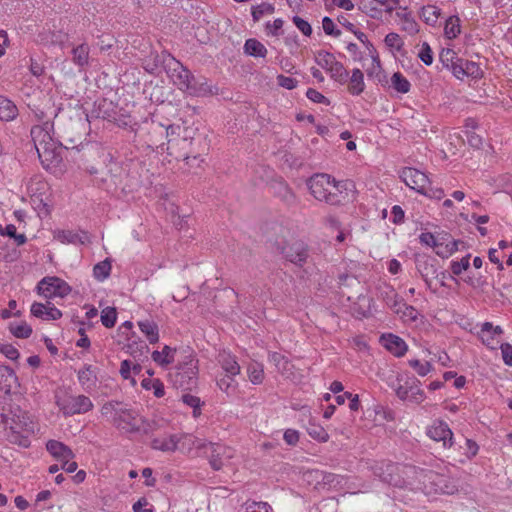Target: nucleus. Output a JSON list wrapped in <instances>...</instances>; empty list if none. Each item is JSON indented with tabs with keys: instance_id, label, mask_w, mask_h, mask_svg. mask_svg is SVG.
<instances>
[{
	"instance_id": "obj_1",
	"label": "nucleus",
	"mask_w": 512,
	"mask_h": 512,
	"mask_svg": "<svg viewBox=\"0 0 512 512\" xmlns=\"http://www.w3.org/2000/svg\"><path fill=\"white\" fill-rule=\"evenodd\" d=\"M133 132V141L145 145L147 148H159L164 144L163 140L168 138L167 150H171L170 154H173V151L180 147L184 150L181 156L184 157L188 165L199 166V163L202 161V159H199L201 154L196 153L195 149H193L196 140L190 136L188 128L175 125H169L165 128L162 124L152 119H146L137 128H133Z\"/></svg>"
},
{
	"instance_id": "obj_2",
	"label": "nucleus",
	"mask_w": 512,
	"mask_h": 512,
	"mask_svg": "<svg viewBox=\"0 0 512 512\" xmlns=\"http://www.w3.org/2000/svg\"><path fill=\"white\" fill-rule=\"evenodd\" d=\"M1 423L5 426L7 439L12 444L23 448L30 446V436L34 433L35 424L30 416L19 406L4 409L1 414Z\"/></svg>"
},
{
	"instance_id": "obj_3",
	"label": "nucleus",
	"mask_w": 512,
	"mask_h": 512,
	"mask_svg": "<svg viewBox=\"0 0 512 512\" xmlns=\"http://www.w3.org/2000/svg\"><path fill=\"white\" fill-rule=\"evenodd\" d=\"M307 187L316 200L329 205H340L346 198L343 194L345 185L325 173L314 174L307 180Z\"/></svg>"
},
{
	"instance_id": "obj_4",
	"label": "nucleus",
	"mask_w": 512,
	"mask_h": 512,
	"mask_svg": "<svg viewBox=\"0 0 512 512\" xmlns=\"http://www.w3.org/2000/svg\"><path fill=\"white\" fill-rule=\"evenodd\" d=\"M375 476L383 482L395 487L414 485L417 482L419 469L410 465H400L389 461H381L372 467Z\"/></svg>"
},
{
	"instance_id": "obj_5",
	"label": "nucleus",
	"mask_w": 512,
	"mask_h": 512,
	"mask_svg": "<svg viewBox=\"0 0 512 512\" xmlns=\"http://www.w3.org/2000/svg\"><path fill=\"white\" fill-rule=\"evenodd\" d=\"M416 483L420 485V488L436 493L452 495L458 491V486L454 479L433 471L419 470Z\"/></svg>"
},
{
	"instance_id": "obj_6",
	"label": "nucleus",
	"mask_w": 512,
	"mask_h": 512,
	"mask_svg": "<svg viewBox=\"0 0 512 512\" xmlns=\"http://www.w3.org/2000/svg\"><path fill=\"white\" fill-rule=\"evenodd\" d=\"M420 384L413 375H399L393 388L400 400L420 404L425 399V393L420 388Z\"/></svg>"
},
{
	"instance_id": "obj_7",
	"label": "nucleus",
	"mask_w": 512,
	"mask_h": 512,
	"mask_svg": "<svg viewBox=\"0 0 512 512\" xmlns=\"http://www.w3.org/2000/svg\"><path fill=\"white\" fill-rule=\"evenodd\" d=\"M37 292L46 299L64 298L71 292V287L58 277H44L37 285Z\"/></svg>"
},
{
	"instance_id": "obj_8",
	"label": "nucleus",
	"mask_w": 512,
	"mask_h": 512,
	"mask_svg": "<svg viewBox=\"0 0 512 512\" xmlns=\"http://www.w3.org/2000/svg\"><path fill=\"white\" fill-rule=\"evenodd\" d=\"M60 410L66 416H72L75 414H84L92 410L93 403L85 395H68L57 401Z\"/></svg>"
},
{
	"instance_id": "obj_9",
	"label": "nucleus",
	"mask_w": 512,
	"mask_h": 512,
	"mask_svg": "<svg viewBox=\"0 0 512 512\" xmlns=\"http://www.w3.org/2000/svg\"><path fill=\"white\" fill-rule=\"evenodd\" d=\"M139 422L138 414L126 405H122V407L117 409L116 415L113 417V425L126 433L139 431Z\"/></svg>"
},
{
	"instance_id": "obj_10",
	"label": "nucleus",
	"mask_w": 512,
	"mask_h": 512,
	"mask_svg": "<svg viewBox=\"0 0 512 512\" xmlns=\"http://www.w3.org/2000/svg\"><path fill=\"white\" fill-rule=\"evenodd\" d=\"M197 363L198 361L193 356L189 355L183 363L179 364L176 377L180 378L177 382L184 389H190L196 384V375L198 372Z\"/></svg>"
},
{
	"instance_id": "obj_11",
	"label": "nucleus",
	"mask_w": 512,
	"mask_h": 512,
	"mask_svg": "<svg viewBox=\"0 0 512 512\" xmlns=\"http://www.w3.org/2000/svg\"><path fill=\"white\" fill-rule=\"evenodd\" d=\"M204 454L208 457L209 463L214 470H220L231 457L230 449L220 444H206Z\"/></svg>"
},
{
	"instance_id": "obj_12",
	"label": "nucleus",
	"mask_w": 512,
	"mask_h": 512,
	"mask_svg": "<svg viewBox=\"0 0 512 512\" xmlns=\"http://www.w3.org/2000/svg\"><path fill=\"white\" fill-rule=\"evenodd\" d=\"M401 178L407 186L419 193L425 191L429 184L427 175L415 168H404L401 172Z\"/></svg>"
},
{
	"instance_id": "obj_13",
	"label": "nucleus",
	"mask_w": 512,
	"mask_h": 512,
	"mask_svg": "<svg viewBox=\"0 0 512 512\" xmlns=\"http://www.w3.org/2000/svg\"><path fill=\"white\" fill-rule=\"evenodd\" d=\"M37 150L39 159L44 167H49L50 165H57L61 162V145H59L55 140L52 142H47L45 145L39 147Z\"/></svg>"
},
{
	"instance_id": "obj_14",
	"label": "nucleus",
	"mask_w": 512,
	"mask_h": 512,
	"mask_svg": "<svg viewBox=\"0 0 512 512\" xmlns=\"http://www.w3.org/2000/svg\"><path fill=\"white\" fill-rule=\"evenodd\" d=\"M281 254L291 263L302 266L308 258V248L301 241H295L284 246Z\"/></svg>"
},
{
	"instance_id": "obj_15",
	"label": "nucleus",
	"mask_w": 512,
	"mask_h": 512,
	"mask_svg": "<svg viewBox=\"0 0 512 512\" xmlns=\"http://www.w3.org/2000/svg\"><path fill=\"white\" fill-rule=\"evenodd\" d=\"M436 241L438 244L437 255L442 258L451 256L458 250L459 240H453L451 235L445 231L436 233Z\"/></svg>"
},
{
	"instance_id": "obj_16",
	"label": "nucleus",
	"mask_w": 512,
	"mask_h": 512,
	"mask_svg": "<svg viewBox=\"0 0 512 512\" xmlns=\"http://www.w3.org/2000/svg\"><path fill=\"white\" fill-rule=\"evenodd\" d=\"M428 436L435 441H442L444 447H451L453 433L443 421L434 422L427 431Z\"/></svg>"
},
{
	"instance_id": "obj_17",
	"label": "nucleus",
	"mask_w": 512,
	"mask_h": 512,
	"mask_svg": "<svg viewBox=\"0 0 512 512\" xmlns=\"http://www.w3.org/2000/svg\"><path fill=\"white\" fill-rule=\"evenodd\" d=\"M173 83L182 91H188L190 85L194 81L193 74L179 62L176 67L172 69L170 75Z\"/></svg>"
},
{
	"instance_id": "obj_18",
	"label": "nucleus",
	"mask_w": 512,
	"mask_h": 512,
	"mask_svg": "<svg viewBox=\"0 0 512 512\" xmlns=\"http://www.w3.org/2000/svg\"><path fill=\"white\" fill-rule=\"evenodd\" d=\"M31 314L42 320H57L62 317V312L49 301L47 304L33 303L31 306Z\"/></svg>"
},
{
	"instance_id": "obj_19",
	"label": "nucleus",
	"mask_w": 512,
	"mask_h": 512,
	"mask_svg": "<svg viewBox=\"0 0 512 512\" xmlns=\"http://www.w3.org/2000/svg\"><path fill=\"white\" fill-rule=\"evenodd\" d=\"M46 449L59 462L72 460L75 457L74 452L67 445L57 440H49L46 443Z\"/></svg>"
},
{
	"instance_id": "obj_20",
	"label": "nucleus",
	"mask_w": 512,
	"mask_h": 512,
	"mask_svg": "<svg viewBox=\"0 0 512 512\" xmlns=\"http://www.w3.org/2000/svg\"><path fill=\"white\" fill-rule=\"evenodd\" d=\"M382 345L395 356H403L407 350V345L400 337L388 334L381 337Z\"/></svg>"
},
{
	"instance_id": "obj_21",
	"label": "nucleus",
	"mask_w": 512,
	"mask_h": 512,
	"mask_svg": "<svg viewBox=\"0 0 512 512\" xmlns=\"http://www.w3.org/2000/svg\"><path fill=\"white\" fill-rule=\"evenodd\" d=\"M272 189L275 196L280 198L285 204L294 205L297 202L296 195L285 181H274Z\"/></svg>"
},
{
	"instance_id": "obj_22",
	"label": "nucleus",
	"mask_w": 512,
	"mask_h": 512,
	"mask_svg": "<svg viewBox=\"0 0 512 512\" xmlns=\"http://www.w3.org/2000/svg\"><path fill=\"white\" fill-rule=\"evenodd\" d=\"M180 438L176 434L169 436L156 437L151 441V446L155 450L162 452H174L178 449Z\"/></svg>"
},
{
	"instance_id": "obj_23",
	"label": "nucleus",
	"mask_w": 512,
	"mask_h": 512,
	"mask_svg": "<svg viewBox=\"0 0 512 512\" xmlns=\"http://www.w3.org/2000/svg\"><path fill=\"white\" fill-rule=\"evenodd\" d=\"M380 297L396 313L400 312L401 305H404L397 292L392 286L383 285L379 288Z\"/></svg>"
},
{
	"instance_id": "obj_24",
	"label": "nucleus",
	"mask_w": 512,
	"mask_h": 512,
	"mask_svg": "<svg viewBox=\"0 0 512 512\" xmlns=\"http://www.w3.org/2000/svg\"><path fill=\"white\" fill-rule=\"evenodd\" d=\"M72 62L80 69L83 70L89 65L90 47L87 43H81L74 47L71 51Z\"/></svg>"
},
{
	"instance_id": "obj_25",
	"label": "nucleus",
	"mask_w": 512,
	"mask_h": 512,
	"mask_svg": "<svg viewBox=\"0 0 512 512\" xmlns=\"http://www.w3.org/2000/svg\"><path fill=\"white\" fill-rule=\"evenodd\" d=\"M49 128L50 124L47 122L43 126H34L31 129V137L36 149L45 145L47 142L54 141L49 133Z\"/></svg>"
},
{
	"instance_id": "obj_26",
	"label": "nucleus",
	"mask_w": 512,
	"mask_h": 512,
	"mask_svg": "<svg viewBox=\"0 0 512 512\" xmlns=\"http://www.w3.org/2000/svg\"><path fill=\"white\" fill-rule=\"evenodd\" d=\"M179 438L180 442L178 443V449L183 453L190 454L194 448L204 450L206 446V443H204L203 440L190 434L181 435Z\"/></svg>"
},
{
	"instance_id": "obj_27",
	"label": "nucleus",
	"mask_w": 512,
	"mask_h": 512,
	"mask_svg": "<svg viewBox=\"0 0 512 512\" xmlns=\"http://www.w3.org/2000/svg\"><path fill=\"white\" fill-rule=\"evenodd\" d=\"M217 359L225 373L232 375H238L240 373V365L230 353L221 351Z\"/></svg>"
},
{
	"instance_id": "obj_28",
	"label": "nucleus",
	"mask_w": 512,
	"mask_h": 512,
	"mask_svg": "<svg viewBox=\"0 0 512 512\" xmlns=\"http://www.w3.org/2000/svg\"><path fill=\"white\" fill-rule=\"evenodd\" d=\"M364 89L365 83L363 72L360 69L355 68L352 70L348 90L352 95H359L364 91Z\"/></svg>"
},
{
	"instance_id": "obj_29",
	"label": "nucleus",
	"mask_w": 512,
	"mask_h": 512,
	"mask_svg": "<svg viewBox=\"0 0 512 512\" xmlns=\"http://www.w3.org/2000/svg\"><path fill=\"white\" fill-rule=\"evenodd\" d=\"M18 109L9 99L0 96V120L11 121L16 118Z\"/></svg>"
},
{
	"instance_id": "obj_30",
	"label": "nucleus",
	"mask_w": 512,
	"mask_h": 512,
	"mask_svg": "<svg viewBox=\"0 0 512 512\" xmlns=\"http://www.w3.org/2000/svg\"><path fill=\"white\" fill-rule=\"evenodd\" d=\"M138 326L151 344L158 342L159 330L158 325L154 321L143 320L138 322Z\"/></svg>"
},
{
	"instance_id": "obj_31",
	"label": "nucleus",
	"mask_w": 512,
	"mask_h": 512,
	"mask_svg": "<svg viewBox=\"0 0 512 512\" xmlns=\"http://www.w3.org/2000/svg\"><path fill=\"white\" fill-rule=\"evenodd\" d=\"M175 352V348L165 345L162 351H154L152 353V359L161 366H167L174 362Z\"/></svg>"
},
{
	"instance_id": "obj_32",
	"label": "nucleus",
	"mask_w": 512,
	"mask_h": 512,
	"mask_svg": "<svg viewBox=\"0 0 512 512\" xmlns=\"http://www.w3.org/2000/svg\"><path fill=\"white\" fill-rule=\"evenodd\" d=\"M244 50L246 54L253 57H265L267 54L266 47L260 41L254 38L246 40Z\"/></svg>"
},
{
	"instance_id": "obj_33",
	"label": "nucleus",
	"mask_w": 512,
	"mask_h": 512,
	"mask_svg": "<svg viewBox=\"0 0 512 512\" xmlns=\"http://www.w3.org/2000/svg\"><path fill=\"white\" fill-rule=\"evenodd\" d=\"M236 375L225 374L223 377L217 380V385L221 391L227 395H233L237 389V382L235 380Z\"/></svg>"
},
{
	"instance_id": "obj_34",
	"label": "nucleus",
	"mask_w": 512,
	"mask_h": 512,
	"mask_svg": "<svg viewBox=\"0 0 512 512\" xmlns=\"http://www.w3.org/2000/svg\"><path fill=\"white\" fill-rule=\"evenodd\" d=\"M269 359L271 362H273L278 372H280L282 375H287L291 370L292 365L285 356L277 352H273L269 354Z\"/></svg>"
},
{
	"instance_id": "obj_35",
	"label": "nucleus",
	"mask_w": 512,
	"mask_h": 512,
	"mask_svg": "<svg viewBox=\"0 0 512 512\" xmlns=\"http://www.w3.org/2000/svg\"><path fill=\"white\" fill-rule=\"evenodd\" d=\"M327 72H329L332 79L339 82L340 84L347 82L349 74L341 62L336 60Z\"/></svg>"
},
{
	"instance_id": "obj_36",
	"label": "nucleus",
	"mask_w": 512,
	"mask_h": 512,
	"mask_svg": "<svg viewBox=\"0 0 512 512\" xmlns=\"http://www.w3.org/2000/svg\"><path fill=\"white\" fill-rule=\"evenodd\" d=\"M187 92L194 96H208L214 94L211 86L206 82H198L195 78Z\"/></svg>"
},
{
	"instance_id": "obj_37",
	"label": "nucleus",
	"mask_w": 512,
	"mask_h": 512,
	"mask_svg": "<svg viewBox=\"0 0 512 512\" xmlns=\"http://www.w3.org/2000/svg\"><path fill=\"white\" fill-rule=\"evenodd\" d=\"M391 86L399 93H408L410 90V82L400 73L396 72L391 77Z\"/></svg>"
},
{
	"instance_id": "obj_38",
	"label": "nucleus",
	"mask_w": 512,
	"mask_h": 512,
	"mask_svg": "<svg viewBox=\"0 0 512 512\" xmlns=\"http://www.w3.org/2000/svg\"><path fill=\"white\" fill-rule=\"evenodd\" d=\"M111 268L110 260L105 259L94 266L93 275L98 281H104L109 277Z\"/></svg>"
},
{
	"instance_id": "obj_39",
	"label": "nucleus",
	"mask_w": 512,
	"mask_h": 512,
	"mask_svg": "<svg viewBox=\"0 0 512 512\" xmlns=\"http://www.w3.org/2000/svg\"><path fill=\"white\" fill-rule=\"evenodd\" d=\"M10 332L17 338H28L32 334V328L26 322L10 323Z\"/></svg>"
},
{
	"instance_id": "obj_40",
	"label": "nucleus",
	"mask_w": 512,
	"mask_h": 512,
	"mask_svg": "<svg viewBox=\"0 0 512 512\" xmlns=\"http://www.w3.org/2000/svg\"><path fill=\"white\" fill-rule=\"evenodd\" d=\"M440 16V9L434 5H427L422 8L421 17L429 25H435Z\"/></svg>"
},
{
	"instance_id": "obj_41",
	"label": "nucleus",
	"mask_w": 512,
	"mask_h": 512,
	"mask_svg": "<svg viewBox=\"0 0 512 512\" xmlns=\"http://www.w3.org/2000/svg\"><path fill=\"white\" fill-rule=\"evenodd\" d=\"M306 430L310 437L319 442H326L329 439V435L326 430L316 423L310 422Z\"/></svg>"
},
{
	"instance_id": "obj_42",
	"label": "nucleus",
	"mask_w": 512,
	"mask_h": 512,
	"mask_svg": "<svg viewBox=\"0 0 512 512\" xmlns=\"http://www.w3.org/2000/svg\"><path fill=\"white\" fill-rule=\"evenodd\" d=\"M248 376L253 384H261L264 379L263 365L260 363H251L248 368Z\"/></svg>"
},
{
	"instance_id": "obj_43",
	"label": "nucleus",
	"mask_w": 512,
	"mask_h": 512,
	"mask_svg": "<svg viewBox=\"0 0 512 512\" xmlns=\"http://www.w3.org/2000/svg\"><path fill=\"white\" fill-rule=\"evenodd\" d=\"M444 32L449 39H454L460 34V20L457 16H451L447 19Z\"/></svg>"
},
{
	"instance_id": "obj_44",
	"label": "nucleus",
	"mask_w": 512,
	"mask_h": 512,
	"mask_svg": "<svg viewBox=\"0 0 512 512\" xmlns=\"http://www.w3.org/2000/svg\"><path fill=\"white\" fill-rule=\"evenodd\" d=\"M78 380L82 387L87 390L95 385V375L89 366L78 372Z\"/></svg>"
},
{
	"instance_id": "obj_45",
	"label": "nucleus",
	"mask_w": 512,
	"mask_h": 512,
	"mask_svg": "<svg viewBox=\"0 0 512 512\" xmlns=\"http://www.w3.org/2000/svg\"><path fill=\"white\" fill-rule=\"evenodd\" d=\"M315 61L316 63L323 69H325L326 71H328V69L334 64V62L336 61V58L335 56L330 53V52H327V51H319L317 52L316 56H315Z\"/></svg>"
},
{
	"instance_id": "obj_46",
	"label": "nucleus",
	"mask_w": 512,
	"mask_h": 512,
	"mask_svg": "<svg viewBox=\"0 0 512 512\" xmlns=\"http://www.w3.org/2000/svg\"><path fill=\"white\" fill-rule=\"evenodd\" d=\"M117 319L116 309L113 307H107L102 310L101 322L107 328H112Z\"/></svg>"
},
{
	"instance_id": "obj_47",
	"label": "nucleus",
	"mask_w": 512,
	"mask_h": 512,
	"mask_svg": "<svg viewBox=\"0 0 512 512\" xmlns=\"http://www.w3.org/2000/svg\"><path fill=\"white\" fill-rule=\"evenodd\" d=\"M274 12V6L269 3H262L252 9V17L255 22L259 21L264 15Z\"/></svg>"
},
{
	"instance_id": "obj_48",
	"label": "nucleus",
	"mask_w": 512,
	"mask_h": 512,
	"mask_svg": "<svg viewBox=\"0 0 512 512\" xmlns=\"http://www.w3.org/2000/svg\"><path fill=\"white\" fill-rule=\"evenodd\" d=\"M378 0H361L360 9L371 17H376L380 13Z\"/></svg>"
},
{
	"instance_id": "obj_49",
	"label": "nucleus",
	"mask_w": 512,
	"mask_h": 512,
	"mask_svg": "<svg viewBox=\"0 0 512 512\" xmlns=\"http://www.w3.org/2000/svg\"><path fill=\"white\" fill-rule=\"evenodd\" d=\"M470 254H467L460 261H453L451 263V271L454 275L459 276L463 271L470 267Z\"/></svg>"
},
{
	"instance_id": "obj_50",
	"label": "nucleus",
	"mask_w": 512,
	"mask_h": 512,
	"mask_svg": "<svg viewBox=\"0 0 512 512\" xmlns=\"http://www.w3.org/2000/svg\"><path fill=\"white\" fill-rule=\"evenodd\" d=\"M457 58L458 57H457L456 53L454 52V50H452L450 48L442 49L439 54L440 61L447 68H449L455 62V60Z\"/></svg>"
},
{
	"instance_id": "obj_51",
	"label": "nucleus",
	"mask_w": 512,
	"mask_h": 512,
	"mask_svg": "<svg viewBox=\"0 0 512 512\" xmlns=\"http://www.w3.org/2000/svg\"><path fill=\"white\" fill-rule=\"evenodd\" d=\"M55 238L61 243H76L78 241V235L70 230L57 231Z\"/></svg>"
},
{
	"instance_id": "obj_52",
	"label": "nucleus",
	"mask_w": 512,
	"mask_h": 512,
	"mask_svg": "<svg viewBox=\"0 0 512 512\" xmlns=\"http://www.w3.org/2000/svg\"><path fill=\"white\" fill-rule=\"evenodd\" d=\"M408 363L420 376L427 375L431 370V365L429 362H421L417 359H412L409 360Z\"/></svg>"
},
{
	"instance_id": "obj_53",
	"label": "nucleus",
	"mask_w": 512,
	"mask_h": 512,
	"mask_svg": "<svg viewBox=\"0 0 512 512\" xmlns=\"http://www.w3.org/2000/svg\"><path fill=\"white\" fill-rule=\"evenodd\" d=\"M385 44L390 48L396 49L397 51H400L404 45L400 36L394 32L386 35Z\"/></svg>"
},
{
	"instance_id": "obj_54",
	"label": "nucleus",
	"mask_w": 512,
	"mask_h": 512,
	"mask_svg": "<svg viewBox=\"0 0 512 512\" xmlns=\"http://www.w3.org/2000/svg\"><path fill=\"white\" fill-rule=\"evenodd\" d=\"M419 241L421 244L433 248L437 254L438 244L436 241V234L430 232H422L419 236Z\"/></svg>"
},
{
	"instance_id": "obj_55",
	"label": "nucleus",
	"mask_w": 512,
	"mask_h": 512,
	"mask_svg": "<svg viewBox=\"0 0 512 512\" xmlns=\"http://www.w3.org/2000/svg\"><path fill=\"white\" fill-rule=\"evenodd\" d=\"M418 57L421 61L426 65H431L433 62L432 50L428 43L424 42L422 44L421 50L418 54Z\"/></svg>"
},
{
	"instance_id": "obj_56",
	"label": "nucleus",
	"mask_w": 512,
	"mask_h": 512,
	"mask_svg": "<svg viewBox=\"0 0 512 512\" xmlns=\"http://www.w3.org/2000/svg\"><path fill=\"white\" fill-rule=\"evenodd\" d=\"M306 96L309 100L315 103H322L325 105H329L330 101L326 98L322 93L318 92L315 89L309 88L306 92Z\"/></svg>"
},
{
	"instance_id": "obj_57",
	"label": "nucleus",
	"mask_w": 512,
	"mask_h": 512,
	"mask_svg": "<svg viewBox=\"0 0 512 512\" xmlns=\"http://www.w3.org/2000/svg\"><path fill=\"white\" fill-rule=\"evenodd\" d=\"M245 512H272V508L266 502H252L247 504Z\"/></svg>"
},
{
	"instance_id": "obj_58",
	"label": "nucleus",
	"mask_w": 512,
	"mask_h": 512,
	"mask_svg": "<svg viewBox=\"0 0 512 512\" xmlns=\"http://www.w3.org/2000/svg\"><path fill=\"white\" fill-rule=\"evenodd\" d=\"M132 509L134 512H154L153 505H151L145 497L135 502Z\"/></svg>"
},
{
	"instance_id": "obj_59",
	"label": "nucleus",
	"mask_w": 512,
	"mask_h": 512,
	"mask_svg": "<svg viewBox=\"0 0 512 512\" xmlns=\"http://www.w3.org/2000/svg\"><path fill=\"white\" fill-rule=\"evenodd\" d=\"M465 61L466 60H463L458 57L455 60V62L449 67L452 73L459 79L465 76Z\"/></svg>"
},
{
	"instance_id": "obj_60",
	"label": "nucleus",
	"mask_w": 512,
	"mask_h": 512,
	"mask_svg": "<svg viewBox=\"0 0 512 512\" xmlns=\"http://www.w3.org/2000/svg\"><path fill=\"white\" fill-rule=\"evenodd\" d=\"M293 23L295 26L305 35L310 36L312 33L311 25L299 16L293 17Z\"/></svg>"
},
{
	"instance_id": "obj_61",
	"label": "nucleus",
	"mask_w": 512,
	"mask_h": 512,
	"mask_svg": "<svg viewBox=\"0 0 512 512\" xmlns=\"http://www.w3.org/2000/svg\"><path fill=\"white\" fill-rule=\"evenodd\" d=\"M123 404L119 402H108L105 403L101 408V413L104 416H111L112 418L116 415L117 409L122 407Z\"/></svg>"
},
{
	"instance_id": "obj_62",
	"label": "nucleus",
	"mask_w": 512,
	"mask_h": 512,
	"mask_svg": "<svg viewBox=\"0 0 512 512\" xmlns=\"http://www.w3.org/2000/svg\"><path fill=\"white\" fill-rule=\"evenodd\" d=\"M323 30L327 35L340 36V30L335 29V24L329 17H324L322 20Z\"/></svg>"
},
{
	"instance_id": "obj_63",
	"label": "nucleus",
	"mask_w": 512,
	"mask_h": 512,
	"mask_svg": "<svg viewBox=\"0 0 512 512\" xmlns=\"http://www.w3.org/2000/svg\"><path fill=\"white\" fill-rule=\"evenodd\" d=\"M277 82L281 87L286 88L288 90L296 88L298 84V81L296 79L284 75H279L277 77Z\"/></svg>"
},
{
	"instance_id": "obj_64",
	"label": "nucleus",
	"mask_w": 512,
	"mask_h": 512,
	"mask_svg": "<svg viewBox=\"0 0 512 512\" xmlns=\"http://www.w3.org/2000/svg\"><path fill=\"white\" fill-rule=\"evenodd\" d=\"M503 360L507 365L512 366V345L504 343L501 345Z\"/></svg>"
}]
</instances>
